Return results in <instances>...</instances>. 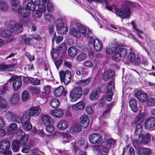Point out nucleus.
<instances>
[{
    "label": "nucleus",
    "mask_w": 155,
    "mask_h": 155,
    "mask_svg": "<svg viewBox=\"0 0 155 155\" xmlns=\"http://www.w3.org/2000/svg\"><path fill=\"white\" fill-rule=\"evenodd\" d=\"M131 6L136 8L140 7V5L135 2L126 1L122 4L121 8L115 9V14L117 16L122 18V21L124 18L129 19L131 16Z\"/></svg>",
    "instance_id": "1"
},
{
    "label": "nucleus",
    "mask_w": 155,
    "mask_h": 155,
    "mask_svg": "<svg viewBox=\"0 0 155 155\" xmlns=\"http://www.w3.org/2000/svg\"><path fill=\"white\" fill-rule=\"evenodd\" d=\"M82 89L80 86H78L74 88L70 94L71 101L75 102L80 99L82 96Z\"/></svg>",
    "instance_id": "2"
},
{
    "label": "nucleus",
    "mask_w": 155,
    "mask_h": 155,
    "mask_svg": "<svg viewBox=\"0 0 155 155\" xmlns=\"http://www.w3.org/2000/svg\"><path fill=\"white\" fill-rule=\"evenodd\" d=\"M92 149L97 152H100L101 155H107L109 152L108 148L107 147L105 142H102L100 145H94L91 147Z\"/></svg>",
    "instance_id": "3"
},
{
    "label": "nucleus",
    "mask_w": 155,
    "mask_h": 155,
    "mask_svg": "<svg viewBox=\"0 0 155 155\" xmlns=\"http://www.w3.org/2000/svg\"><path fill=\"white\" fill-rule=\"evenodd\" d=\"M64 19L62 18H57L56 21V25L59 33L61 35L65 34L68 31V28L64 26Z\"/></svg>",
    "instance_id": "4"
},
{
    "label": "nucleus",
    "mask_w": 155,
    "mask_h": 155,
    "mask_svg": "<svg viewBox=\"0 0 155 155\" xmlns=\"http://www.w3.org/2000/svg\"><path fill=\"white\" fill-rule=\"evenodd\" d=\"M59 75L61 81L65 84H69L71 80V74L69 70H66L65 71H60Z\"/></svg>",
    "instance_id": "5"
},
{
    "label": "nucleus",
    "mask_w": 155,
    "mask_h": 155,
    "mask_svg": "<svg viewBox=\"0 0 155 155\" xmlns=\"http://www.w3.org/2000/svg\"><path fill=\"white\" fill-rule=\"evenodd\" d=\"M88 45L90 48L94 47L97 51H101L103 45L101 41L98 39H93L92 37L90 38L88 42Z\"/></svg>",
    "instance_id": "6"
},
{
    "label": "nucleus",
    "mask_w": 155,
    "mask_h": 155,
    "mask_svg": "<svg viewBox=\"0 0 155 155\" xmlns=\"http://www.w3.org/2000/svg\"><path fill=\"white\" fill-rule=\"evenodd\" d=\"M10 82H13L12 88L14 90L18 91L21 87L22 79L18 76L14 75L9 79Z\"/></svg>",
    "instance_id": "7"
},
{
    "label": "nucleus",
    "mask_w": 155,
    "mask_h": 155,
    "mask_svg": "<svg viewBox=\"0 0 155 155\" xmlns=\"http://www.w3.org/2000/svg\"><path fill=\"white\" fill-rule=\"evenodd\" d=\"M30 116L28 114H26L23 116L20 121L23 128L25 130H29L32 127L31 124L30 123Z\"/></svg>",
    "instance_id": "8"
},
{
    "label": "nucleus",
    "mask_w": 155,
    "mask_h": 155,
    "mask_svg": "<svg viewBox=\"0 0 155 155\" xmlns=\"http://www.w3.org/2000/svg\"><path fill=\"white\" fill-rule=\"evenodd\" d=\"M5 116L7 120L9 122H15L18 123L21 120V117L18 115L15 114L11 110L6 112Z\"/></svg>",
    "instance_id": "9"
},
{
    "label": "nucleus",
    "mask_w": 155,
    "mask_h": 155,
    "mask_svg": "<svg viewBox=\"0 0 155 155\" xmlns=\"http://www.w3.org/2000/svg\"><path fill=\"white\" fill-rule=\"evenodd\" d=\"M88 138L91 143L99 145L102 140V136L100 134L94 133L90 134Z\"/></svg>",
    "instance_id": "10"
},
{
    "label": "nucleus",
    "mask_w": 155,
    "mask_h": 155,
    "mask_svg": "<svg viewBox=\"0 0 155 155\" xmlns=\"http://www.w3.org/2000/svg\"><path fill=\"white\" fill-rule=\"evenodd\" d=\"M77 26L78 27L80 34H83L84 36L88 38H91L92 37V31L88 28L87 30L86 28L82 26L79 23H77Z\"/></svg>",
    "instance_id": "11"
},
{
    "label": "nucleus",
    "mask_w": 155,
    "mask_h": 155,
    "mask_svg": "<svg viewBox=\"0 0 155 155\" xmlns=\"http://www.w3.org/2000/svg\"><path fill=\"white\" fill-rule=\"evenodd\" d=\"M114 82L113 81L109 82L107 85L106 99L107 101H110L112 99L113 93L112 90L114 88Z\"/></svg>",
    "instance_id": "12"
},
{
    "label": "nucleus",
    "mask_w": 155,
    "mask_h": 155,
    "mask_svg": "<svg viewBox=\"0 0 155 155\" xmlns=\"http://www.w3.org/2000/svg\"><path fill=\"white\" fill-rule=\"evenodd\" d=\"M41 111V109L39 106H33L30 107L29 110V115L34 117H36L39 115Z\"/></svg>",
    "instance_id": "13"
},
{
    "label": "nucleus",
    "mask_w": 155,
    "mask_h": 155,
    "mask_svg": "<svg viewBox=\"0 0 155 155\" xmlns=\"http://www.w3.org/2000/svg\"><path fill=\"white\" fill-rule=\"evenodd\" d=\"M135 96L139 101L142 102H146L148 97L146 93L140 91H138L136 92Z\"/></svg>",
    "instance_id": "14"
},
{
    "label": "nucleus",
    "mask_w": 155,
    "mask_h": 155,
    "mask_svg": "<svg viewBox=\"0 0 155 155\" xmlns=\"http://www.w3.org/2000/svg\"><path fill=\"white\" fill-rule=\"evenodd\" d=\"M145 128L148 130L153 127L154 128L155 125V117H151L147 119L144 122Z\"/></svg>",
    "instance_id": "15"
},
{
    "label": "nucleus",
    "mask_w": 155,
    "mask_h": 155,
    "mask_svg": "<svg viewBox=\"0 0 155 155\" xmlns=\"http://www.w3.org/2000/svg\"><path fill=\"white\" fill-rule=\"evenodd\" d=\"M139 139L141 143L147 144L151 140V135L149 133L141 134L139 136Z\"/></svg>",
    "instance_id": "16"
},
{
    "label": "nucleus",
    "mask_w": 155,
    "mask_h": 155,
    "mask_svg": "<svg viewBox=\"0 0 155 155\" xmlns=\"http://www.w3.org/2000/svg\"><path fill=\"white\" fill-rule=\"evenodd\" d=\"M69 33L72 35L77 38H79L81 37L78 28L77 26V23L74 26H71L69 30Z\"/></svg>",
    "instance_id": "17"
},
{
    "label": "nucleus",
    "mask_w": 155,
    "mask_h": 155,
    "mask_svg": "<svg viewBox=\"0 0 155 155\" xmlns=\"http://www.w3.org/2000/svg\"><path fill=\"white\" fill-rule=\"evenodd\" d=\"M80 124L81 126L84 128H86L88 127L89 124V120L87 115H82L80 120Z\"/></svg>",
    "instance_id": "18"
},
{
    "label": "nucleus",
    "mask_w": 155,
    "mask_h": 155,
    "mask_svg": "<svg viewBox=\"0 0 155 155\" xmlns=\"http://www.w3.org/2000/svg\"><path fill=\"white\" fill-rule=\"evenodd\" d=\"M145 117V113L144 112H140L139 114L136 117L135 121L132 123V126L134 127L137 123H142Z\"/></svg>",
    "instance_id": "19"
},
{
    "label": "nucleus",
    "mask_w": 155,
    "mask_h": 155,
    "mask_svg": "<svg viewBox=\"0 0 155 155\" xmlns=\"http://www.w3.org/2000/svg\"><path fill=\"white\" fill-rule=\"evenodd\" d=\"M67 93V92L64 90V88L62 86L57 88L54 91V96L57 97H59L61 96H64Z\"/></svg>",
    "instance_id": "20"
},
{
    "label": "nucleus",
    "mask_w": 155,
    "mask_h": 155,
    "mask_svg": "<svg viewBox=\"0 0 155 155\" xmlns=\"http://www.w3.org/2000/svg\"><path fill=\"white\" fill-rule=\"evenodd\" d=\"M17 13L20 16L26 18L29 16L31 13V12L28 10L26 8L20 7L18 8Z\"/></svg>",
    "instance_id": "21"
},
{
    "label": "nucleus",
    "mask_w": 155,
    "mask_h": 155,
    "mask_svg": "<svg viewBox=\"0 0 155 155\" xmlns=\"http://www.w3.org/2000/svg\"><path fill=\"white\" fill-rule=\"evenodd\" d=\"M10 99L9 94H6V97L0 96V107L5 108L6 107L7 104Z\"/></svg>",
    "instance_id": "22"
},
{
    "label": "nucleus",
    "mask_w": 155,
    "mask_h": 155,
    "mask_svg": "<svg viewBox=\"0 0 155 155\" xmlns=\"http://www.w3.org/2000/svg\"><path fill=\"white\" fill-rule=\"evenodd\" d=\"M10 143L7 140H3L0 142V149L4 151H7L10 148Z\"/></svg>",
    "instance_id": "23"
},
{
    "label": "nucleus",
    "mask_w": 155,
    "mask_h": 155,
    "mask_svg": "<svg viewBox=\"0 0 155 155\" xmlns=\"http://www.w3.org/2000/svg\"><path fill=\"white\" fill-rule=\"evenodd\" d=\"M68 126V123L65 120H62L57 124V127L58 129L64 130L66 129Z\"/></svg>",
    "instance_id": "24"
},
{
    "label": "nucleus",
    "mask_w": 155,
    "mask_h": 155,
    "mask_svg": "<svg viewBox=\"0 0 155 155\" xmlns=\"http://www.w3.org/2000/svg\"><path fill=\"white\" fill-rule=\"evenodd\" d=\"M11 28L15 33H19L22 30L23 27L21 24L15 23L14 25L11 24Z\"/></svg>",
    "instance_id": "25"
},
{
    "label": "nucleus",
    "mask_w": 155,
    "mask_h": 155,
    "mask_svg": "<svg viewBox=\"0 0 155 155\" xmlns=\"http://www.w3.org/2000/svg\"><path fill=\"white\" fill-rule=\"evenodd\" d=\"M85 103L82 101H80L75 104L73 105L71 108L74 110H83L85 107Z\"/></svg>",
    "instance_id": "26"
},
{
    "label": "nucleus",
    "mask_w": 155,
    "mask_h": 155,
    "mask_svg": "<svg viewBox=\"0 0 155 155\" xmlns=\"http://www.w3.org/2000/svg\"><path fill=\"white\" fill-rule=\"evenodd\" d=\"M114 74V71L113 70H109L106 71L102 76V78L105 81L108 80Z\"/></svg>",
    "instance_id": "27"
},
{
    "label": "nucleus",
    "mask_w": 155,
    "mask_h": 155,
    "mask_svg": "<svg viewBox=\"0 0 155 155\" xmlns=\"http://www.w3.org/2000/svg\"><path fill=\"white\" fill-rule=\"evenodd\" d=\"M20 96L18 94L15 93L12 95L11 98V103L12 105L18 104L20 101Z\"/></svg>",
    "instance_id": "28"
},
{
    "label": "nucleus",
    "mask_w": 155,
    "mask_h": 155,
    "mask_svg": "<svg viewBox=\"0 0 155 155\" xmlns=\"http://www.w3.org/2000/svg\"><path fill=\"white\" fill-rule=\"evenodd\" d=\"M129 104L131 110L134 112H136L138 110L137 106V101L136 99L132 98L129 101Z\"/></svg>",
    "instance_id": "29"
},
{
    "label": "nucleus",
    "mask_w": 155,
    "mask_h": 155,
    "mask_svg": "<svg viewBox=\"0 0 155 155\" xmlns=\"http://www.w3.org/2000/svg\"><path fill=\"white\" fill-rule=\"evenodd\" d=\"M50 113L52 115L56 118H60L63 115L64 112L62 110L58 109L51 111Z\"/></svg>",
    "instance_id": "30"
},
{
    "label": "nucleus",
    "mask_w": 155,
    "mask_h": 155,
    "mask_svg": "<svg viewBox=\"0 0 155 155\" xmlns=\"http://www.w3.org/2000/svg\"><path fill=\"white\" fill-rule=\"evenodd\" d=\"M128 152L130 153V155H135L134 149L131 147L130 145L127 146L124 149L122 155H127Z\"/></svg>",
    "instance_id": "31"
},
{
    "label": "nucleus",
    "mask_w": 155,
    "mask_h": 155,
    "mask_svg": "<svg viewBox=\"0 0 155 155\" xmlns=\"http://www.w3.org/2000/svg\"><path fill=\"white\" fill-rule=\"evenodd\" d=\"M138 153L140 155H150L151 151L148 148H140L138 150Z\"/></svg>",
    "instance_id": "32"
},
{
    "label": "nucleus",
    "mask_w": 155,
    "mask_h": 155,
    "mask_svg": "<svg viewBox=\"0 0 155 155\" xmlns=\"http://www.w3.org/2000/svg\"><path fill=\"white\" fill-rule=\"evenodd\" d=\"M41 120L44 125H47L51 123L52 120L49 116L44 115L42 117Z\"/></svg>",
    "instance_id": "33"
},
{
    "label": "nucleus",
    "mask_w": 155,
    "mask_h": 155,
    "mask_svg": "<svg viewBox=\"0 0 155 155\" xmlns=\"http://www.w3.org/2000/svg\"><path fill=\"white\" fill-rule=\"evenodd\" d=\"M99 93L100 92L97 90L93 91L89 95L90 99L91 101L97 99L99 97Z\"/></svg>",
    "instance_id": "34"
},
{
    "label": "nucleus",
    "mask_w": 155,
    "mask_h": 155,
    "mask_svg": "<svg viewBox=\"0 0 155 155\" xmlns=\"http://www.w3.org/2000/svg\"><path fill=\"white\" fill-rule=\"evenodd\" d=\"M117 46L115 45L111 44L107 47L106 52L107 54H111L117 50Z\"/></svg>",
    "instance_id": "35"
},
{
    "label": "nucleus",
    "mask_w": 155,
    "mask_h": 155,
    "mask_svg": "<svg viewBox=\"0 0 155 155\" xmlns=\"http://www.w3.org/2000/svg\"><path fill=\"white\" fill-rule=\"evenodd\" d=\"M62 136L63 138L62 143H66L70 142L72 138L71 136L68 133H63Z\"/></svg>",
    "instance_id": "36"
},
{
    "label": "nucleus",
    "mask_w": 155,
    "mask_h": 155,
    "mask_svg": "<svg viewBox=\"0 0 155 155\" xmlns=\"http://www.w3.org/2000/svg\"><path fill=\"white\" fill-rule=\"evenodd\" d=\"M12 34V32L9 30L0 29V36L1 37L6 38L10 36Z\"/></svg>",
    "instance_id": "37"
},
{
    "label": "nucleus",
    "mask_w": 155,
    "mask_h": 155,
    "mask_svg": "<svg viewBox=\"0 0 155 155\" xmlns=\"http://www.w3.org/2000/svg\"><path fill=\"white\" fill-rule=\"evenodd\" d=\"M28 91L32 94H38L41 92V89L37 87L30 86L28 88Z\"/></svg>",
    "instance_id": "38"
},
{
    "label": "nucleus",
    "mask_w": 155,
    "mask_h": 155,
    "mask_svg": "<svg viewBox=\"0 0 155 155\" xmlns=\"http://www.w3.org/2000/svg\"><path fill=\"white\" fill-rule=\"evenodd\" d=\"M81 130V127L79 124H76L71 126L70 128V131L72 134L78 132Z\"/></svg>",
    "instance_id": "39"
},
{
    "label": "nucleus",
    "mask_w": 155,
    "mask_h": 155,
    "mask_svg": "<svg viewBox=\"0 0 155 155\" xmlns=\"http://www.w3.org/2000/svg\"><path fill=\"white\" fill-rule=\"evenodd\" d=\"M19 143L18 140H15L12 143V150L15 152H18L19 149Z\"/></svg>",
    "instance_id": "40"
},
{
    "label": "nucleus",
    "mask_w": 155,
    "mask_h": 155,
    "mask_svg": "<svg viewBox=\"0 0 155 155\" xmlns=\"http://www.w3.org/2000/svg\"><path fill=\"white\" fill-rule=\"evenodd\" d=\"M28 136L27 134H24L22 135L19 141V143L21 145L24 146L28 142Z\"/></svg>",
    "instance_id": "41"
},
{
    "label": "nucleus",
    "mask_w": 155,
    "mask_h": 155,
    "mask_svg": "<svg viewBox=\"0 0 155 155\" xmlns=\"http://www.w3.org/2000/svg\"><path fill=\"white\" fill-rule=\"evenodd\" d=\"M68 54L71 57L75 56L77 53V49L74 47H70L68 50Z\"/></svg>",
    "instance_id": "42"
},
{
    "label": "nucleus",
    "mask_w": 155,
    "mask_h": 155,
    "mask_svg": "<svg viewBox=\"0 0 155 155\" xmlns=\"http://www.w3.org/2000/svg\"><path fill=\"white\" fill-rule=\"evenodd\" d=\"M60 104L59 101L56 98L52 99L50 103L51 106L54 108H56L58 107Z\"/></svg>",
    "instance_id": "43"
},
{
    "label": "nucleus",
    "mask_w": 155,
    "mask_h": 155,
    "mask_svg": "<svg viewBox=\"0 0 155 155\" xmlns=\"http://www.w3.org/2000/svg\"><path fill=\"white\" fill-rule=\"evenodd\" d=\"M21 97L22 101H25L29 99L30 94L28 91H24L21 94Z\"/></svg>",
    "instance_id": "44"
},
{
    "label": "nucleus",
    "mask_w": 155,
    "mask_h": 155,
    "mask_svg": "<svg viewBox=\"0 0 155 155\" xmlns=\"http://www.w3.org/2000/svg\"><path fill=\"white\" fill-rule=\"evenodd\" d=\"M56 48H57V50L59 51L60 53H64L67 51V45L65 43H63L60 46L57 47Z\"/></svg>",
    "instance_id": "45"
},
{
    "label": "nucleus",
    "mask_w": 155,
    "mask_h": 155,
    "mask_svg": "<svg viewBox=\"0 0 155 155\" xmlns=\"http://www.w3.org/2000/svg\"><path fill=\"white\" fill-rule=\"evenodd\" d=\"M44 17L45 21L49 22H52L55 19L54 17L52 15L50 14H45Z\"/></svg>",
    "instance_id": "46"
},
{
    "label": "nucleus",
    "mask_w": 155,
    "mask_h": 155,
    "mask_svg": "<svg viewBox=\"0 0 155 155\" xmlns=\"http://www.w3.org/2000/svg\"><path fill=\"white\" fill-rule=\"evenodd\" d=\"M102 142L106 143L107 147L108 148L110 147L114 146L115 143L114 140L112 138H110L107 140L106 141H103Z\"/></svg>",
    "instance_id": "47"
},
{
    "label": "nucleus",
    "mask_w": 155,
    "mask_h": 155,
    "mask_svg": "<svg viewBox=\"0 0 155 155\" xmlns=\"http://www.w3.org/2000/svg\"><path fill=\"white\" fill-rule=\"evenodd\" d=\"M116 51L112 56V58L115 61H119L121 59V54H119L117 50Z\"/></svg>",
    "instance_id": "48"
},
{
    "label": "nucleus",
    "mask_w": 155,
    "mask_h": 155,
    "mask_svg": "<svg viewBox=\"0 0 155 155\" xmlns=\"http://www.w3.org/2000/svg\"><path fill=\"white\" fill-rule=\"evenodd\" d=\"M141 123H137V124L136 126L135 133L137 135L139 134L142 132L143 128Z\"/></svg>",
    "instance_id": "49"
},
{
    "label": "nucleus",
    "mask_w": 155,
    "mask_h": 155,
    "mask_svg": "<svg viewBox=\"0 0 155 155\" xmlns=\"http://www.w3.org/2000/svg\"><path fill=\"white\" fill-rule=\"evenodd\" d=\"M49 34L50 35H53L52 39V42L53 43L54 41L55 38L56 36V33L54 31V27L52 25H50L49 27Z\"/></svg>",
    "instance_id": "50"
},
{
    "label": "nucleus",
    "mask_w": 155,
    "mask_h": 155,
    "mask_svg": "<svg viewBox=\"0 0 155 155\" xmlns=\"http://www.w3.org/2000/svg\"><path fill=\"white\" fill-rule=\"evenodd\" d=\"M136 54L134 52H131L127 56L128 61L133 62L135 59Z\"/></svg>",
    "instance_id": "51"
},
{
    "label": "nucleus",
    "mask_w": 155,
    "mask_h": 155,
    "mask_svg": "<svg viewBox=\"0 0 155 155\" xmlns=\"http://www.w3.org/2000/svg\"><path fill=\"white\" fill-rule=\"evenodd\" d=\"M35 5H35V3L34 4V3L29 2L27 4L26 8L30 11H34L36 8Z\"/></svg>",
    "instance_id": "52"
},
{
    "label": "nucleus",
    "mask_w": 155,
    "mask_h": 155,
    "mask_svg": "<svg viewBox=\"0 0 155 155\" xmlns=\"http://www.w3.org/2000/svg\"><path fill=\"white\" fill-rule=\"evenodd\" d=\"M117 51L121 57L124 56L127 52V50L124 48H119Z\"/></svg>",
    "instance_id": "53"
},
{
    "label": "nucleus",
    "mask_w": 155,
    "mask_h": 155,
    "mask_svg": "<svg viewBox=\"0 0 155 155\" xmlns=\"http://www.w3.org/2000/svg\"><path fill=\"white\" fill-rule=\"evenodd\" d=\"M91 81L90 79H87L80 80L77 83L79 85L84 86L88 84Z\"/></svg>",
    "instance_id": "54"
},
{
    "label": "nucleus",
    "mask_w": 155,
    "mask_h": 155,
    "mask_svg": "<svg viewBox=\"0 0 155 155\" xmlns=\"http://www.w3.org/2000/svg\"><path fill=\"white\" fill-rule=\"evenodd\" d=\"M63 65L64 66L69 69H71L73 66V63L70 61L64 60Z\"/></svg>",
    "instance_id": "55"
},
{
    "label": "nucleus",
    "mask_w": 155,
    "mask_h": 155,
    "mask_svg": "<svg viewBox=\"0 0 155 155\" xmlns=\"http://www.w3.org/2000/svg\"><path fill=\"white\" fill-rule=\"evenodd\" d=\"M46 130L48 133L53 132L54 130V127L51 124V123L48 125H46Z\"/></svg>",
    "instance_id": "56"
},
{
    "label": "nucleus",
    "mask_w": 155,
    "mask_h": 155,
    "mask_svg": "<svg viewBox=\"0 0 155 155\" xmlns=\"http://www.w3.org/2000/svg\"><path fill=\"white\" fill-rule=\"evenodd\" d=\"M131 24L132 25L133 28L136 31L137 33V34L139 35H140V33L143 34V32L142 31L140 30H139L137 28V26L135 23V22L134 21H132L131 22Z\"/></svg>",
    "instance_id": "57"
},
{
    "label": "nucleus",
    "mask_w": 155,
    "mask_h": 155,
    "mask_svg": "<svg viewBox=\"0 0 155 155\" xmlns=\"http://www.w3.org/2000/svg\"><path fill=\"white\" fill-rule=\"evenodd\" d=\"M32 16L35 18H40L42 15L41 12L39 10H34L33 12Z\"/></svg>",
    "instance_id": "58"
},
{
    "label": "nucleus",
    "mask_w": 155,
    "mask_h": 155,
    "mask_svg": "<svg viewBox=\"0 0 155 155\" xmlns=\"http://www.w3.org/2000/svg\"><path fill=\"white\" fill-rule=\"evenodd\" d=\"M60 52L59 51L56 49H53L52 51L51 52L52 57L54 59H56L59 56V54Z\"/></svg>",
    "instance_id": "59"
},
{
    "label": "nucleus",
    "mask_w": 155,
    "mask_h": 155,
    "mask_svg": "<svg viewBox=\"0 0 155 155\" xmlns=\"http://www.w3.org/2000/svg\"><path fill=\"white\" fill-rule=\"evenodd\" d=\"M3 71H11L14 68V66L12 65H7L3 64Z\"/></svg>",
    "instance_id": "60"
},
{
    "label": "nucleus",
    "mask_w": 155,
    "mask_h": 155,
    "mask_svg": "<svg viewBox=\"0 0 155 155\" xmlns=\"http://www.w3.org/2000/svg\"><path fill=\"white\" fill-rule=\"evenodd\" d=\"M110 111L109 109L106 110L101 115V118H108L110 115Z\"/></svg>",
    "instance_id": "61"
},
{
    "label": "nucleus",
    "mask_w": 155,
    "mask_h": 155,
    "mask_svg": "<svg viewBox=\"0 0 155 155\" xmlns=\"http://www.w3.org/2000/svg\"><path fill=\"white\" fill-rule=\"evenodd\" d=\"M9 86L7 84L5 83L2 89L0 90V94H5L6 91H8Z\"/></svg>",
    "instance_id": "62"
},
{
    "label": "nucleus",
    "mask_w": 155,
    "mask_h": 155,
    "mask_svg": "<svg viewBox=\"0 0 155 155\" xmlns=\"http://www.w3.org/2000/svg\"><path fill=\"white\" fill-rule=\"evenodd\" d=\"M147 104L150 106H153L155 104V99L153 98H149L147 101Z\"/></svg>",
    "instance_id": "63"
},
{
    "label": "nucleus",
    "mask_w": 155,
    "mask_h": 155,
    "mask_svg": "<svg viewBox=\"0 0 155 155\" xmlns=\"http://www.w3.org/2000/svg\"><path fill=\"white\" fill-rule=\"evenodd\" d=\"M40 81L37 78H31L30 83L33 85H38L40 84Z\"/></svg>",
    "instance_id": "64"
}]
</instances>
